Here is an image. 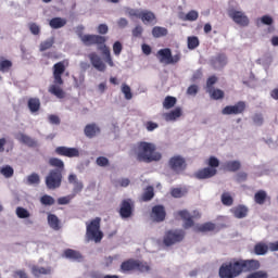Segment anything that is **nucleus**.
I'll return each mask as SVG.
<instances>
[{
  "label": "nucleus",
  "instance_id": "33",
  "mask_svg": "<svg viewBox=\"0 0 278 278\" xmlns=\"http://www.w3.org/2000/svg\"><path fill=\"white\" fill-rule=\"evenodd\" d=\"M153 38H163V36H168V29L162 26H154L152 28Z\"/></svg>",
  "mask_w": 278,
  "mask_h": 278
},
{
  "label": "nucleus",
  "instance_id": "6",
  "mask_svg": "<svg viewBox=\"0 0 278 278\" xmlns=\"http://www.w3.org/2000/svg\"><path fill=\"white\" fill-rule=\"evenodd\" d=\"M86 238L88 242L99 244L103 240V231H101V217H96L91 222L86 223Z\"/></svg>",
  "mask_w": 278,
  "mask_h": 278
},
{
  "label": "nucleus",
  "instance_id": "46",
  "mask_svg": "<svg viewBox=\"0 0 278 278\" xmlns=\"http://www.w3.org/2000/svg\"><path fill=\"white\" fill-rule=\"evenodd\" d=\"M41 205H55V199L49 194H45L40 198Z\"/></svg>",
  "mask_w": 278,
  "mask_h": 278
},
{
  "label": "nucleus",
  "instance_id": "47",
  "mask_svg": "<svg viewBox=\"0 0 278 278\" xmlns=\"http://www.w3.org/2000/svg\"><path fill=\"white\" fill-rule=\"evenodd\" d=\"M73 199H75V194L61 197L58 199V203H59V205H68V203H71V201H73Z\"/></svg>",
  "mask_w": 278,
  "mask_h": 278
},
{
  "label": "nucleus",
  "instance_id": "64",
  "mask_svg": "<svg viewBox=\"0 0 278 278\" xmlns=\"http://www.w3.org/2000/svg\"><path fill=\"white\" fill-rule=\"evenodd\" d=\"M261 22L263 23V25H273L274 20L269 15H263L261 17Z\"/></svg>",
  "mask_w": 278,
  "mask_h": 278
},
{
  "label": "nucleus",
  "instance_id": "26",
  "mask_svg": "<svg viewBox=\"0 0 278 278\" xmlns=\"http://www.w3.org/2000/svg\"><path fill=\"white\" fill-rule=\"evenodd\" d=\"M214 229H216V224L207 222L202 225H198L194 228V231H197L198 233H206V231H214Z\"/></svg>",
  "mask_w": 278,
  "mask_h": 278
},
{
  "label": "nucleus",
  "instance_id": "28",
  "mask_svg": "<svg viewBox=\"0 0 278 278\" xmlns=\"http://www.w3.org/2000/svg\"><path fill=\"white\" fill-rule=\"evenodd\" d=\"M49 166H52L51 170H60L61 173H64V161L58 157H51L48 162Z\"/></svg>",
  "mask_w": 278,
  "mask_h": 278
},
{
  "label": "nucleus",
  "instance_id": "25",
  "mask_svg": "<svg viewBox=\"0 0 278 278\" xmlns=\"http://www.w3.org/2000/svg\"><path fill=\"white\" fill-rule=\"evenodd\" d=\"M181 114H182L181 108H176L175 110H173L168 113H165L164 114V119L167 123H170L173 121H177V118H180Z\"/></svg>",
  "mask_w": 278,
  "mask_h": 278
},
{
  "label": "nucleus",
  "instance_id": "2",
  "mask_svg": "<svg viewBox=\"0 0 278 278\" xmlns=\"http://www.w3.org/2000/svg\"><path fill=\"white\" fill-rule=\"evenodd\" d=\"M134 151L137 162L151 164V162H160L162 160V153L157 152V147L153 142L139 141Z\"/></svg>",
  "mask_w": 278,
  "mask_h": 278
},
{
  "label": "nucleus",
  "instance_id": "50",
  "mask_svg": "<svg viewBox=\"0 0 278 278\" xmlns=\"http://www.w3.org/2000/svg\"><path fill=\"white\" fill-rule=\"evenodd\" d=\"M198 18H199V12H197L195 10L189 11L185 16V20L190 22L197 21Z\"/></svg>",
  "mask_w": 278,
  "mask_h": 278
},
{
  "label": "nucleus",
  "instance_id": "22",
  "mask_svg": "<svg viewBox=\"0 0 278 278\" xmlns=\"http://www.w3.org/2000/svg\"><path fill=\"white\" fill-rule=\"evenodd\" d=\"M267 201H270L268 193L264 190H258L254 194V202L256 205H264Z\"/></svg>",
  "mask_w": 278,
  "mask_h": 278
},
{
  "label": "nucleus",
  "instance_id": "1",
  "mask_svg": "<svg viewBox=\"0 0 278 278\" xmlns=\"http://www.w3.org/2000/svg\"><path fill=\"white\" fill-rule=\"evenodd\" d=\"M76 34L85 47H92L97 45L98 51H101V53L105 56V62L109 64V66H114L110 48L105 45V42H108V37L101 35H84V26L81 25L76 27Z\"/></svg>",
  "mask_w": 278,
  "mask_h": 278
},
{
  "label": "nucleus",
  "instance_id": "4",
  "mask_svg": "<svg viewBox=\"0 0 278 278\" xmlns=\"http://www.w3.org/2000/svg\"><path fill=\"white\" fill-rule=\"evenodd\" d=\"M218 275L220 278H236L242 275L240 258H231L223 263L219 267Z\"/></svg>",
  "mask_w": 278,
  "mask_h": 278
},
{
  "label": "nucleus",
  "instance_id": "43",
  "mask_svg": "<svg viewBox=\"0 0 278 278\" xmlns=\"http://www.w3.org/2000/svg\"><path fill=\"white\" fill-rule=\"evenodd\" d=\"M15 214H16L17 218H29V216H31L29 211H27V208H25L23 206H18L15 211Z\"/></svg>",
  "mask_w": 278,
  "mask_h": 278
},
{
  "label": "nucleus",
  "instance_id": "24",
  "mask_svg": "<svg viewBox=\"0 0 278 278\" xmlns=\"http://www.w3.org/2000/svg\"><path fill=\"white\" fill-rule=\"evenodd\" d=\"M140 20L144 25H149L150 23H156L155 13L151 11H141Z\"/></svg>",
  "mask_w": 278,
  "mask_h": 278
},
{
  "label": "nucleus",
  "instance_id": "53",
  "mask_svg": "<svg viewBox=\"0 0 278 278\" xmlns=\"http://www.w3.org/2000/svg\"><path fill=\"white\" fill-rule=\"evenodd\" d=\"M96 164L101 167L110 166V160H108L105 156H99L96 160Z\"/></svg>",
  "mask_w": 278,
  "mask_h": 278
},
{
  "label": "nucleus",
  "instance_id": "63",
  "mask_svg": "<svg viewBox=\"0 0 278 278\" xmlns=\"http://www.w3.org/2000/svg\"><path fill=\"white\" fill-rule=\"evenodd\" d=\"M157 127H160V125H157V123H154V122L146 123V128L148 131H155V129H157Z\"/></svg>",
  "mask_w": 278,
  "mask_h": 278
},
{
  "label": "nucleus",
  "instance_id": "27",
  "mask_svg": "<svg viewBox=\"0 0 278 278\" xmlns=\"http://www.w3.org/2000/svg\"><path fill=\"white\" fill-rule=\"evenodd\" d=\"M66 25V18L64 17H53L49 21V26L51 29H62V27H65Z\"/></svg>",
  "mask_w": 278,
  "mask_h": 278
},
{
  "label": "nucleus",
  "instance_id": "41",
  "mask_svg": "<svg viewBox=\"0 0 278 278\" xmlns=\"http://www.w3.org/2000/svg\"><path fill=\"white\" fill-rule=\"evenodd\" d=\"M222 203L227 207H231V205H233V198L231 197V194H229V192H224L222 194Z\"/></svg>",
  "mask_w": 278,
  "mask_h": 278
},
{
  "label": "nucleus",
  "instance_id": "3",
  "mask_svg": "<svg viewBox=\"0 0 278 278\" xmlns=\"http://www.w3.org/2000/svg\"><path fill=\"white\" fill-rule=\"evenodd\" d=\"M66 72V65H64V61H60L55 63L52 67V75H53V84L49 86L48 92L56 97V99H65L66 91L62 89L64 86V79L62 76Z\"/></svg>",
  "mask_w": 278,
  "mask_h": 278
},
{
  "label": "nucleus",
  "instance_id": "8",
  "mask_svg": "<svg viewBox=\"0 0 278 278\" xmlns=\"http://www.w3.org/2000/svg\"><path fill=\"white\" fill-rule=\"evenodd\" d=\"M184 238H186V231L181 229L167 230L163 238V244L165 247H173V244H177L178 242H184Z\"/></svg>",
  "mask_w": 278,
  "mask_h": 278
},
{
  "label": "nucleus",
  "instance_id": "7",
  "mask_svg": "<svg viewBox=\"0 0 278 278\" xmlns=\"http://www.w3.org/2000/svg\"><path fill=\"white\" fill-rule=\"evenodd\" d=\"M167 168H169L174 175H181V173L188 168V162H186V157L181 155H174L169 157Z\"/></svg>",
  "mask_w": 278,
  "mask_h": 278
},
{
  "label": "nucleus",
  "instance_id": "5",
  "mask_svg": "<svg viewBox=\"0 0 278 278\" xmlns=\"http://www.w3.org/2000/svg\"><path fill=\"white\" fill-rule=\"evenodd\" d=\"M121 273L125 275L129 273H149L151 270V265L144 261L128 258L121 264Z\"/></svg>",
  "mask_w": 278,
  "mask_h": 278
},
{
  "label": "nucleus",
  "instance_id": "56",
  "mask_svg": "<svg viewBox=\"0 0 278 278\" xmlns=\"http://www.w3.org/2000/svg\"><path fill=\"white\" fill-rule=\"evenodd\" d=\"M122 52H123V43H121V41H115L113 43L114 55H121Z\"/></svg>",
  "mask_w": 278,
  "mask_h": 278
},
{
  "label": "nucleus",
  "instance_id": "10",
  "mask_svg": "<svg viewBox=\"0 0 278 278\" xmlns=\"http://www.w3.org/2000/svg\"><path fill=\"white\" fill-rule=\"evenodd\" d=\"M62 173L60 170L50 169L46 176V186L48 190H58L62 186Z\"/></svg>",
  "mask_w": 278,
  "mask_h": 278
},
{
  "label": "nucleus",
  "instance_id": "30",
  "mask_svg": "<svg viewBox=\"0 0 278 278\" xmlns=\"http://www.w3.org/2000/svg\"><path fill=\"white\" fill-rule=\"evenodd\" d=\"M27 105H28V110L31 112V114H35V112H40V99L39 98H29Z\"/></svg>",
  "mask_w": 278,
  "mask_h": 278
},
{
  "label": "nucleus",
  "instance_id": "15",
  "mask_svg": "<svg viewBox=\"0 0 278 278\" xmlns=\"http://www.w3.org/2000/svg\"><path fill=\"white\" fill-rule=\"evenodd\" d=\"M55 155H61L62 157H79V149L68 148V147H56L54 150Z\"/></svg>",
  "mask_w": 278,
  "mask_h": 278
},
{
  "label": "nucleus",
  "instance_id": "54",
  "mask_svg": "<svg viewBox=\"0 0 278 278\" xmlns=\"http://www.w3.org/2000/svg\"><path fill=\"white\" fill-rule=\"evenodd\" d=\"M29 31L33 34V36H39L40 35V26L36 23H30L28 25Z\"/></svg>",
  "mask_w": 278,
  "mask_h": 278
},
{
  "label": "nucleus",
  "instance_id": "13",
  "mask_svg": "<svg viewBox=\"0 0 278 278\" xmlns=\"http://www.w3.org/2000/svg\"><path fill=\"white\" fill-rule=\"evenodd\" d=\"M241 264V274L243 273H253L255 270H260V261L257 260H242L239 258Z\"/></svg>",
  "mask_w": 278,
  "mask_h": 278
},
{
  "label": "nucleus",
  "instance_id": "61",
  "mask_svg": "<svg viewBox=\"0 0 278 278\" xmlns=\"http://www.w3.org/2000/svg\"><path fill=\"white\" fill-rule=\"evenodd\" d=\"M13 278H29V276L25 270L18 269L13 273Z\"/></svg>",
  "mask_w": 278,
  "mask_h": 278
},
{
  "label": "nucleus",
  "instance_id": "45",
  "mask_svg": "<svg viewBox=\"0 0 278 278\" xmlns=\"http://www.w3.org/2000/svg\"><path fill=\"white\" fill-rule=\"evenodd\" d=\"M12 68V61L2 60L0 61V73H8Z\"/></svg>",
  "mask_w": 278,
  "mask_h": 278
},
{
  "label": "nucleus",
  "instance_id": "34",
  "mask_svg": "<svg viewBox=\"0 0 278 278\" xmlns=\"http://www.w3.org/2000/svg\"><path fill=\"white\" fill-rule=\"evenodd\" d=\"M64 255L67 260H74L75 262L81 260V253L79 251H75L73 249H67L64 251Z\"/></svg>",
  "mask_w": 278,
  "mask_h": 278
},
{
  "label": "nucleus",
  "instance_id": "55",
  "mask_svg": "<svg viewBox=\"0 0 278 278\" xmlns=\"http://www.w3.org/2000/svg\"><path fill=\"white\" fill-rule=\"evenodd\" d=\"M27 181L30 185L40 184V176L36 173H33L27 177Z\"/></svg>",
  "mask_w": 278,
  "mask_h": 278
},
{
  "label": "nucleus",
  "instance_id": "12",
  "mask_svg": "<svg viewBox=\"0 0 278 278\" xmlns=\"http://www.w3.org/2000/svg\"><path fill=\"white\" fill-rule=\"evenodd\" d=\"M150 217L154 223H164V220H166V208L164 205H154L150 213Z\"/></svg>",
  "mask_w": 278,
  "mask_h": 278
},
{
  "label": "nucleus",
  "instance_id": "62",
  "mask_svg": "<svg viewBox=\"0 0 278 278\" xmlns=\"http://www.w3.org/2000/svg\"><path fill=\"white\" fill-rule=\"evenodd\" d=\"M108 31H110V28L106 26V24H100L98 26V34H100L101 36H105Z\"/></svg>",
  "mask_w": 278,
  "mask_h": 278
},
{
  "label": "nucleus",
  "instance_id": "38",
  "mask_svg": "<svg viewBox=\"0 0 278 278\" xmlns=\"http://www.w3.org/2000/svg\"><path fill=\"white\" fill-rule=\"evenodd\" d=\"M174 105H177V98L173 97V96H167L165 97L164 101H163V108L165 110H172V108Z\"/></svg>",
  "mask_w": 278,
  "mask_h": 278
},
{
  "label": "nucleus",
  "instance_id": "35",
  "mask_svg": "<svg viewBox=\"0 0 278 278\" xmlns=\"http://www.w3.org/2000/svg\"><path fill=\"white\" fill-rule=\"evenodd\" d=\"M155 197V191L152 186L146 188L144 192L141 195V201L144 203L151 201Z\"/></svg>",
  "mask_w": 278,
  "mask_h": 278
},
{
  "label": "nucleus",
  "instance_id": "18",
  "mask_svg": "<svg viewBox=\"0 0 278 278\" xmlns=\"http://www.w3.org/2000/svg\"><path fill=\"white\" fill-rule=\"evenodd\" d=\"M216 173H218L216 168L204 167L195 172L194 177L195 179H212Z\"/></svg>",
  "mask_w": 278,
  "mask_h": 278
},
{
  "label": "nucleus",
  "instance_id": "39",
  "mask_svg": "<svg viewBox=\"0 0 278 278\" xmlns=\"http://www.w3.org/2000/svg\"><path fill=\"white\" fill-rule=\"evenodd\" d=\"M211 98L214 99V101H218L219 99H225V91L220 89H211V91H207Z\"/></svg>",
  "mask_w": 278,
  "mask_h": 278
},
{
  "label": "nucleus",
  "instance_id": "20",
  "mask_svg": "<svg viewBox=\"0 0 278 278\" xmlns=\"http://www.w3.org/2000/svg\"><path fill=\"white\" fill-rule=\"evenodd\" d=\"M231 214H233L235 218H247L249 214V208L245 205H238L230 210Z\"/></svg>",
  "mask_w": 278,
  "mask_h": 278
},
{
  "label": "nucleus",
  "instance_id": "57",
  "mask_svg": "<svg viewBox=\"0 0 278 278\" xmlns=\"http://www.w3.org/2000/svg\"><path fill=\"white\" fill-rule=\"evenodd\" d=\"M185 194L186 191H182L181 188L172 189V197H174V199H181Z\"/></svg>",
  "mask_w": 278,
  "mask_h": 278
},
{
  "label": "nucleus",
  "instance_id": "17",
  "mask_svg": "<svg viewBox=\"0 0 278 278\" xmlns=\"http://www.w3.org/2000/svg\"><path fill=\"white\" fill-rule=\"evenodd\" d=\"M89 60L93 66V68H96L97 71H99L100 73H105V63H103V61L101 60V56L94 52L89 54Z\"/></svg>",
  "mask_w": 278,
  "mask_h": 278
},
{
  "label": "nucleus",
  "instance_id": "19",
  "mask_svg": "<svg viewBox=\"0 0 278 278\" xmlns=\"http://www.w3.org/2000/svg\"><path fill=\"white\" fill-rule=\"evenodd\" d=\"M177 216H179L185 222V229H190V227H194V219H192V215H190L188 211H179L177 213Z\"/></svg>",
  "mask_w": 278,
  "mask_h": 278
},
{
  "label": "nucleus",
  "instance_id": "42",
  "mask_svg": "<svg viewBox=\"0 0 278 278\" xmlns=\"http://www.w3.org/2000/svg\"><path fill=\"white\" fill-rule=\"evenodd\" d=\"M218 83V77L216 76H210L206 80V92H212L214 90L215 84Z\"/></svg>",
  "mask_w": 278,
  "mask_h": 278
},
{
  "label": "nucleus",
  "instance_id": "37",
  "mask_svg": "<svg viewBox=\"0 0 278 278\" xmlns=\"http://www.w3.org/2000/svg\"><path fill=\"white\" fill-rule=\"evenodd\" d=\"M53 45H55V38L54 37L46 39L45 41H41V43L39 46V51H41V52L48 51V49H51V47H53Z\"/></svg>",
  "mask_w": 278,
  "mask_h": 278
},
{
  "label": "nucleus",
  "instance_id": "32",
  "mask_svg": "<svg viewBox=\"0 0 278 278\" xmlns=\"http://www.w3.org/2000/svg\"><path fill=\"white\" fill-rule=\"evenodd\" d=\"M241 164L239 161H228L224 164L225 170H228L229 173H236L240 170Z\"/></svg>",
  "mask_w": 278,
  "mask_h": 278
},
{
  "label": "nucleus",
  "instance_id": "52",
  "mask_svg": "<svg viewBox=\"0 0 278 278\" xmlns=\"http://www.w3.org/2000/svg\"><path fill=\"white\" fill-rule=\"evenodd\" d=\"M210 168H218L220 166V161L216 156H210L208 162H207Z\"/></svg>",
  "mask_w": 278,
  "mask_h": 278
},
{
  "label": "nucleus",
  "instance_id": "14",
  "mask_svg": "<svg viewBox=\"0 0 278 278\" xmlns=\"http://www.w3.org/2000/svg\"><path fill=\"white\" fill-rule=\"evenodd\" d=\"M134 215V202L131 199L123 200L119 207V216L122 218H131Z\"/></svg>",
  "mask_w": 278,
  "mask_h": 278
},
{
  "label": "nucleus",
  "instance_id": "9",
  "mask_svg": "<svg viewBox=\"0 0 278 278\" xmlns=\"http://www.w3.org/2000/svg\"><path fill=\"white\" fill-rule=\"evenodd\" d=\"M156 58L161 64H177L181 60V54L178 53L173 56L170 48H164L157 51Z\"/></svg>",
  "mask_w": 278,
  "mask_h": 278
},
{
  "label": "nucleus",
  "instance_id": "58",
  "mask_svg": "<svg viewBox=\"0 0 278 278\" xmlns=\"http://www.w3.org/2000/svg\"><path fill=\"white\" fill-rule=\"evenodd\" d=\"M198 92H199V86L197 85H191L187 89V94H189L190 97H197Z\"/></svg>",
  "mask_w": 278,
  "mask_h": 278
},
{
  "label": "nucleus",
  "instance_id": "44",
  "mask_svg": "<svg viewBox=\"0 0 278 278\" xmlns=\"http://www.w3.org/2000/svg\"><path fill=\"white\" fill-rule=\"evenodd\" d=\"M0 173L7 179H10V177H14V168H12V166L10 165H5L4 167H2Z\"/></svg>",
  "mask_w": 278,
  "mask_h": 278
},
{
  "label": "nucleus",
  "instance_id": "29",
  "mask_svg": "<svg viewBox=\"0 0 278 278\" xmlns=\"http://www.w3.org/2000/svg\"><path fill=\"white\" fill-rule=\"evenodd\" d=\"M51 267H40L38 265H34L31 267V273L34 277H40V275H51Z\"/></svg>",
  "mask_w": 278,
  "mask_h": 278
},
{
  "label": "nucleus",
  "instance_id": "51",
  "mask_svg": "<svg viewBox=\"0 0 278 278\" xmlns=\"http://www.w3.org/2000/svg\"><path fill=\"white\" fill-rule=\"evenodd\" d=\"M199 47V37H189L188 38V49H197Z\"/></svg>",
  "mask_w": 278,
  "mask_h": 278
},
{
  "label": "nucleus",
  "instance_id": "23",
  "mask_svg": "<svg viewBox=\"0 0 278 278\" xmlns=\"http://www.w3.org/2000/svg\"><path fill=\"white\" fill-rule=\"evenodd\" d=\"M85 136L87 138H94L98 134H101V128L97 124H88L85 129Z\"/></svg>",
  "mask_w": 278,
  "mask_h": 278
},
{
  "label": "nucleus",
  "instance_id": "36",
  "mask_svg": "<svg viewBox=\"0 0 278 278\" xmlns=\"http://www.w3.org/2000/svg\"><path fill=\"white\" fill-rule=\"evenodd\" d=\"M269 245L266 243H256L254 245V253L255 255H266L268 253Z\"/></svg>",
  "mask_w": 278,
  "mask_h": 278
},
{
  "label": "nucleus",
  "instance_id": "40",
  "mask_svg": "<svg viewBox=\"0 0 278 278\" xmlns=\"http://www.w3.org/2000/svg\"><path fill=\"white\" fill-rule=\"evenodd\" d=\"M122 92L127 101H131V99H134V93H131V87H129V85L123 84Z\"/></svg>",
  "mask_w": 278,
  "mask_h": 278
},
{
  "label": "nucleus",
  "instance_id": "48",
  "mask_svg": "<svg viewBox=\"0 0 278 278\" xmlns=\"http://www.w3.org/2000/svg\"><path fill=\"white\" fill-rule=\"evenodd\" d=\"M247 278H268V273H266L265 270H258L249 274Z\"/></svg>",
  "mask_w": 278,
  "mask_h": 278
},
{
  "label": "nucleus",
  "instance_id": "49",
  "mask_svg": "<svg viewBox=\"0 0 278 278\" xmlns=\"http://www.w3.org/2000/svg\"><path fill=\"white\" fill-rule=\"evenodd\" d=\"M252 121L255 125L262 127V125H264V115H262L261 113H255L252 117Z\"/></svg>",
  "mask_w": 278,
  "mask_h": 278
},
{
  "label": "nucleus",
  "instance_id": "21",
  "mask_svg": "<svg viewBox=\"0 0 278 278\" xmlns=\"http://www.w3.org/2000/svg\"><path fill=\"white\" fill-rule=\"evenodd\" d=\"M17 140L22 142V144H26V147H29L30 149L38 147V142L34 138L25 134H20L17 136Z\"/></svg>",
  "mask_w": 278,
  "mask_h": 278
},
{
  "label": "nucleus",
  "instance_id": "16",
  "mask_svg": "<svg viewBox=\"0 0 278 278\" xmlns=\"http://www.w3.org/2000/svg\"><path fill=\"white\" fill-rule=\"evenodd\" d=\"M228 14L237 25H240L241 27H247L249 25V17L244 14V12L231 10Z\"/></svg>",
  "mask_w": 278,
  "mask_h": 278
},
{
  "label": "nucleus",
  "instance_id": "59",
  "mask_svg": "<svg viewBox=\"0 0 278 278\" xmlns=\"http://www.w3.org/2000/svg\"><path fill=\"white\" fill-rule=\"evenodd\" d=\"M143 31H144V29L142 28V26L137 25V26L132 29V36H134V38H141Z\"/></svg>",
  "mask_w": 278,
  "mask_h": 278
},
{
  "label": "nucleus",
  "instance_id": "60",
  "mask_svg": "<svg viewBox=\"0 0 278 278\" xmlns=\"http://www.w3.org/2000/svg\"><path fill=\"white\" fill-rule=\"evenodd\" d=\"M81 190H84V182L83 181H76L74 184V189L72 194H79V192H81Z\"/></svg>",
  "mask_w": 278,
  "mask_h": 278
},
{
  "label": "nucleus",
  "instance_id": "11",
  "mask_svg": "<svg viewBox=\"0 0 278 278\" xmlns=\"http://www.w3.org/2000/svg\"><path fill=\"white\" fill-rule=\"evenodd\" d=\"M247 110V102L239 101L235 105H227L222 110V114L224 116H238V114H244V111Z\"/></svg>",
  "mask_w": 278,
  "mask_h": 278
},
{
  "label": "nucleus",
  "instance_id": "31",
  "mask_svg": "<svg viewBox=\"0 0 278 278\" xmlns=\"http://www.w3.org/2000/svg\"><path fill=\"white\" fill-rule=\"evenodd\" d=\"M48 225L54 231H60V218H58L55 214L48 215Z\"/></svg>",
  "mask_w": 278,
  "mask_h": 278
}]
</instances>
